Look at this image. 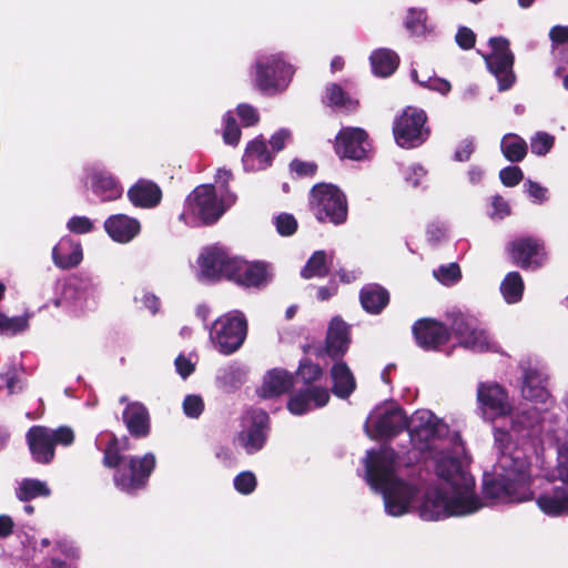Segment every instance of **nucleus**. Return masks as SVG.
<instances>
[{
    "mask_svg": "<svg viewBox=\"0 0 568 568\" xmlns=\"http://www.w3.org/2000/svg\"><path fill=\"white\" fill-rule=\"evenodd\" d=\"M408 430L412 449L399 455L390 447L368 450L365 478L375 491L382 494L385 511L398 517L409 513L423 487L419 473L413 463L429 458L435 464L440 480L439 488L427 491L418 508L424 520H439L450 516H467L484 504L475 494V479L465 469L460 456L464 453L457 433L428 409H418L409 418Z\"/></svg>",
    "mask_w": 568,
    "mask_h": 568,
    "instance_id": "nucleus-1",
    "label": "nucleus"
},
{
    "mask_svg": "<svg viewBox=\"0 0 568 568\" xmlns=\"http://www.w3.org/2000/svg\"><path fill=\"white\" fill-rule=\"evenodd\" d=\"M528 438L514 433L511 426L494 429L498 457L491 474L485 475L483 491L487 499L494 503H520L532 498Z\"/></svg>",
    "mask_w": 568,
    "mask_h": 568,
    "instance_id": "nucleus-2",
    "label": "nucleus"
},
{
    "mask_svg": "<svg viewBox=\"0 0 568 568\" xmlns=\"http://www.w3.org/2000/svg\"><path fill=\"white\" fill-rule=\"evenodd\" d=\"M548 375L544 369L527 368L524 372L521 396L534 404L511 418V430L523 438L530 437L541 422V413L550 409L555 400L547 389Z\"/></svg>",
    "mask_w": 568,
    "mask_h": 568,
    "instance_id": "nucleus-3",
    "label": "nucleus"
},
{
    "mask_svg": "<svg viewBox=\"0 0 568 568\" xmlns=\"http://www.w3.org/2000/svg\"><path fill=\"white\" fill-rule=\"evenodd\" d=\"M236 201L231 191L219 194L213 184H202L186 197L180 219L187 225L215 223Z\"/></svg>",
    "mask_w": 568,
    "mask_h": 568,
    "instance_id": "nucleus-4",
    "label": "nucleus"
},
{
    "mask_svg": "<svg viewBox=\"0 0 568 568\" xmlns=\"http://www.w3.org/2000/svg\"><path fill=\"white\" fill-rule=\"evenodd\" d=\"M103 465L109 468H116L114 474L116 487L131 494L144 487L155 467V457L153 454L148 453L141 458L131 457L125 463L119 454L116 438L111 436L104 449Z\"/></svg>",
    "mask_w": 568,
    "mask_h": 568,
    "instance_id": "nucleus-5",
    "label": "nucleus"
},
{
    "mask_svg": "<svg viewBox=\"0 0 568 568\" xmlns=\"http://www.w3.org/2000/svg\"><path fill=\"white\" fill-rule=\"evenodd\" d=\"M247 335V321L240 311H231L216 318L210 328V342L223 354L235 353Z\"/></svg>",
    "mask_w": 568,
    "mask_h": 568,
    "instance_id": "nucleus-6",
    "label": "nucleus"
},
{
    "mask_svg": "<svg viewBox=\"0 0 568 568\" xmlns=\"http://www.w3.org/2000/svg\"><path fill=\"white\" fill-rule=\"evenodd\" d=\"M294 74L293 67L280 53H263L254 64V83L263 92L276 93L285 90Z\"/></svg>",
    "mask_w": 568,
    "mask_h": 568,
    "instance_id": "nucleus-7",
    "label": "nucleus"
},
{
    "mask_svg": "<svg viewBox=\"0 0 568 568\" xmlns=\"http://www.w3.org/2000/svg\"><path fill=\"white\" fill-rule=\"evenodd\" d=\"M310 205L320 222L335 225L347 219V201L344 193L333 184H317L312 189Z\"/></svg>",
    "mask_w": 568,
    "mask_h": 568,
    "instance_id": "nucleus-8",
    "label": "nucleus"
},
{
    "mask_svg": "<svg viewBox=\"0 0 568 568\" xmlns=\"http://www.w3.org/2000/svg\"><path fill=\"white\" fill-rule=\"evenodd\" d=\"M450 333L462 347L473 352H497L496 343L473 315L456 312L449 315Z\"/></svg>",
    "mask_w": 568,
    "mask_h": 568,
    "instance_id": "nucleus-9",
    "label": "nucleus"
},
{
    "mask_svg": "<svg viewBox=\"0 0 568 568\" xmlns=\"http://www.w3.org/2000/svg\"><path fill=\"white\" fill-rule=\"evenodd\" d=\"M100 301V290L90 277H72L63 288L61 300H55V306L64 307L69 313L80 316L94 311Z\"/></svg>",
    "mask_w": 568,
    "mask_h": 568,
    "instance_id": "nucleus-10",
    "label": "nucleus"
},
{
    "mask_svg": "<svg viewBox=\"0 0 568 568\" xmlns=\"http://www.w3.org/2000/svg\"><path fill=\"white\" fill-rule=\"evenodd\" d=\"M26 439L33 460L40 464H49L54 458L55 445H71L74 440V433L67 426L57 429L32 426L28 430Z\"/></svg>",
    "mask_w": 568,
    "mask_h": 568,
    "instance_id": "nucleus-11",
    "label": "nucleus"
},
{
    "mask_svg": "<svg viewBox=\"0 0 568 568\" xmlns=\"http://www.w3.org/2000/svg\"><path fill=\"white\" fill-rule=\"evenodd\" d=\"M407 424V416L403 409L392 402L377 405L365 422V432L373 439L390 438L396 436Z\"/></svg>",
    "mask_w": 568,
    "mask_h": 568,
    "instance_id": "nucleus-12",
    "label": "nucleus"
},
{
    "mask_svg": "<svg viewBox=\"0 0 568 568\" xmlns=\"http://www.w3.org/2000/svg\"><path fill=\"white\" fill-rule=\"evenodd\" d=\"M489 45L491 53L485 57L487 68L496 77L499 90H508L515 82L509 41L503 37L490 38Z\"/></svg>",
    "mask_w": 568,
    "mask_h": 568,
    "instance_id": "nucleus-13",
    "label": "nucleus"
},
{
    "mask_svg": "<svg viewBox=\"0 0 568 568\" xmlns=\"http://www.w3.org/2000/svg\"><path fill=\"white\" fill-rule=\"evenodd\" d=\"M268 429V415L262 409L247 412L243 419V429L236 435L234 443L247 454L263 448Z\"/></svg>",
    "mask_w": 568,
    "mask_h": 568,
    "instance_id": "nucleus-14",
    "label": "nucleus"
},
{
    "mask_svg": "<svg viewBox=\"0 0 568 568\" xmlns=\"http://www.w3.org/2000/svg\"><path fill=\"white\" fill-rule=\"evenodd\" d=\"M426 114L423 110L407 108L394 123V136L402 148H415L424 142L427 131L424 125Z\"/></svg>",
    "mask_w": 568,
    "mask_h": 568,
    "instance_id": "nucleus-15",
    "label": "nucleus"
},
{
    "mask_svg": "<svg viewBox=\"0 0 568 568\" xmlns=\"http://www.w3.org/2000/svg\"><path fill=\"white\" fill-rule=\"evenodd\" d=\"M234 257L216 245L204 247L196 260V277L202 282H214L230 277Z\"/></svg>",
    "mask_w": 568,
    "mask_h": 568,
    "instance_id": "nucleus-16",
    "label": "nucleus"
},
{
    "mask_svg": "<svg viewBox=\"0 0 568 568\" xmlns=\"http://www.w3.org/2000/svg\"><path fill=\"white\" fill-rule=\"evenodd\" d=\"M477 402L487 420L505 417L513 412L507 390L497 383H480L477 387Z\"/></svg>",
    "mask_w": 568,
    "mask_h": 568,
    "instance_id": "nucleus-17",
    "label": "nucleus"
},
{
    "mask_svg": "<svg viewBox=\"0 0 568 568\" xmlns=\"http://www.w3.org/2000/svg\"><path fill=\"white\" fill-rule=\"evenodd\" d=\"M511 260L523 268L539 267L545 261L544 244L534 237H520L508 246Z\"/></svg>",
    "mask_w": 568,
    "mask_h": 568,
    "instance_id": "nucleus-18",
    "label": "nucleus"
},
{
    "mask_svg": "<svg viewBox=\"0 0 568 568\" xmlns=\"http://www.w3.org/2000/svg\"><path fill=\"white\" fill-rule=\"evenodd\" d=\"M369 143L367 134L359 128H345L336 138V153L341 158L362 160L365 158Z\"/></svg>",
    "mask_w": 568,
    "mask_h": 568,
    "instance_id": "nucleus-19",
    "label": "nucleus"
},
{
    "mask_svg": "<svg viewBox=\"0 0 568 568\" xmlns=\"http://www.w3.org/2000/svg\"><path fill=\"white\" fill-rule=\"evenodd\" d=\"M536 504L546 516H568V488L561 485H548L536 497Z\"/></svg>",
    "mask_w": 568,
    "mask_h": 568,
    "instance_id": "nucleus-20",
    "label": "nucleus"
},
{
    "mask_svg": "<svg viewBox=\"0 0 568 568\" xmlns=\"http://www.w3.org/2000/svg\"><path fill=\"white\" fill-rule=\"evenodd\" d=\"M87 184L102 201H114L121 197V184L105 170L93 166L88 170Z\"/></svg>",
    "mask_w": 568,
    "mask_h": 568,
    "instance_id": "nucleus-21",
    "label": "nucleus"
},
{
    "mask_svg": "<svg viewBox=\"0 0 568 568\" xmlns=\"http://www.w3.org/2000/svg\"><path fill=\"white\" fill-rule=\"evenodd\" d=\"M417 344L425 349H435L447 343L449 332L442 323L430 320H419L413 326Z\"/></svg>",
    "mask_w": 568,
    "mask_h": 568,
    "instance_id": "nucleus-22",
    "label": "nucleus"
},
{
    "mask_svg": "<svg viewBox=\"0 0 568 568\" xmlns=\"http://www.w3.org/2000/svg\"><path fill=\"white\" fill-rule=\"evenodd\" d=\"M268 272L263 263H248L234 257L229 280L245 287H257L267 281Z\"/></svg>",
    "mask_w": 568,
    "mask_h": 568,
    "instance_id": "nucleus-23",
    "label": "nucleus"
},
{
    "mask_svg": "<svg viewBox=\"0 0 568 568\" xmlns=\"http://www.w3.org/2000/svg\"><path fill=\"white\" fill-rule=\"evenodd\" d=\"M329 397L326 387L312 386L293 395L287 403V408L294 415H303L314 408L325 406Z\"/></svg>",
    "mask_w": 568,
    "mask_h": 568,
    "instance_id": "nucleus-24",
    "label": "nucleus"
},
{
    "mask_svg": "<svg viewBox=\"0 0 568 568\" xmlns=\"http://www.w3.org/2000/svg\"><path fill=\"white\" fill-rule=\"evenodd\" d=\"M128 197L135 207L153 209L162 200V191L153 181L140 179L128 190Z\"/></svg>",
    "mask_w": 568,
    "mask_h": 568,
    "instance_id": "nucleus-25",
    "label": "nucleus"
},
{
    "mask_svg": "<svg viewBox=\"0 0 568 568\" xmlns=\"http://www.w3.org/2000/svg\"><path fill=\"white\" fill-rule=\"evenodd\" d=\"M104 229L113 241L128 243L140 233L141 225L136 219L115 214L105 220Z\"/></svg>",
    "mask_w": 568,
    "mask_h": 568,
    "instance_id": "nucleus-26",
    "label": "nucleus"
},
{
    "mask_svg": "<svg viewBox=\"0 0 568 568\" xmlns=\"http://www.w3.org/2000/svg\"><path fill=\"white\" fill-rule=\"evenodd\" d=\"M348 326L339 317L332 318L327 335H326V351L332 357H339L345 354L348 348Z\"/></svg>",
    "mask_w": 568,
    "mask_h": 568,
    "instance_id": "nucleus-27",
    "label": "nucleus"
},
{
    "mask_svg": "<svg viewBox=\"0 0 568 568\" xmlns=\"http://www.w3.org/2000/svg\"><path fill=\"white\" fill-rule=\"evenodd\" d=\"M52 260L60 268L74 267L82 261L81 245L70 237H62L52 250Z\"/></svg>",
    "mask_w": 568,
    "mask_h": 568,
    "instance_id": "nucleus-28",
    "label": "nucleus"
},
{
    "mask_svg": "<svg viewBox=\"0 0 568 568\" xmlns=\"http://www.w3.org/2000/svg\"><path fill=\"white\" fill-rule=\"evenodd\" d=\"M293 385L292 376L283 369H271L264 378L257 394L263 398H273L286 393Z\"/></svg>",
    "mask_w": 568,
    "mask_h": 568,
    "instance_id": "nucleus-29",
    "label": "nucleus"
},
{
    "mask_svg": "<svg viewBox=\"0 0 568 568\" xmlns=\"http://www.w3.org/2000/svg\"><path fill=\"white\" fill-rule=\"evenodd\" d=\"M242 161L246 171L255 172L271 165L272 154L267 150L265 141L256 138L246 146Z\"/></svg>",
    "mask_w": 568,
    "mask_h": 568,
    "instance_id": "nucleus-30",
    "label": "nucleus"
},
{
    "mask_svg": "<svg viewBox=\"0 0 568 568\" xmlns=\"http://www.w3.org/2000/svg\"><path fill=\"white\" fill-rule=\"evenodd\" d=\"M123 420L132 435L143 437L149 434V413L141 403L133 402L128 404L123 412Z\"/></svg>",
    "mask_w": 568,
    "mask_h": 568,
    "instance_id": "nucleus-31",
    "label": "nucleus"
},
{
    "mask_svg": "<svg viewBox=\"0 0 568 568\" xmlns=\"http://www.w3.org/2000/svg\"><path fill=\"white\" fill-rule=\"evenodd\" d=\"M332 392L339 398H347L356 388V381L351 371L344 362H337L331 368Z\"/></svg>",
    "mask_w": 568,
    "mask_h": 568,
    "instance_id": "nucleus-32",
    "label": "nucleus"
},
{
    "mask_svg": "<svg viewBox=\"0 0 568 568\" xmlns=\"http://www.w3.org/2000/svg\"><path fill=\"white\" fill-rule=\"evenodd\" d=\"M359 298L365 311L378 314L388 304L389 294L381 285L368 284L362 288Z\"/></svg>",
    "mask_w": 568,
    "mask_h": 568,
    "instance_id": "nucleus-33",
    "label": "nucleus"
},
{
    "mask_svg": "<svg viewBox=\"0 0 568 568\" xmlns=\"http://www.w3.org/2000/svg\"><path fill=\"white\" fill-rule=\"evenodd\" d=\"M369 60L374 74L383 78L394 73L399 63L397 53L389 49L375 50Z\"/></svg>",
    "mask_w": 568,
    "mask_h": 568,
    "instance_id": "nucleus-34",
    "label": "nucleus"
},
{
    "mask_svg": "<svg viewBox=\"0 0 568 568\" xmlns=\"http://www.w3.org/2000/svg\"><path fill=\"white\" fill-rule=\"evenodd\" d=\"M246 378L245 369L239 364H230L220 369L216 376L217 386L226 392L231 393L237 389Z\"/></svg>",
    "mask_w": 568,
    "mask_h": 568,
    "instance_id": "nucleus-35",
    "label": "nucleus"
},
{
    "mask_svg": "<svg viewBox=\"0 0 568 568\" xmlns=\"http://www.w3.org/2000/svg\"><path fill=\"white\" fill-rule=\"evenodd\" d=\"M50 494L51 489L48 484L34 478L22 479L16 489V496L21 501H28L38 497H48Z\"/></svg>",
    "mask_w": 568,
    "mask_h": 568,
    "instance_id": "nucleus-36",
    "label": "nucleus"
},
{
    "mask_svg": "<svg viewBox=\"0 0 568 568\" xmlns=\"http://www.w3.org/2000/svg\"><path fill=\"white\" fill-rule=\"evenodd\" d=\"M504 156L510 162H519L527 154L526 141L517 134L507 133L500 143Z\"/></svg>",
    "mask_w": 568,
    "mask_h": 568,
    "instance_id": "nucleus-37",
    "label": "nucleus"
},
{
    "mask_svg": "<svg viewBox=\"0 0 568 568\" xmlns=\"http://www.w3.org/2000/svg\"><path fill=\"white\" fill-rule=\"evenodd\" d=\"M332 257L324 251H316L307 261L301 274L304 278L324 277L328 274Z\"/></svg>",
    "mask_w": 568,
    "mask_h": 568,
    "instance_id": "nucleus-38",
    "label": "nucleus"
},
{
    "mask_svg": "<svg viewBox=\"0 0 568 568\" xmlns=\"http://www.w3.org/2000/svg\"><path fill=\"white\" fill-rule=\"evenodd\" d=\"M500 292L508 304L517 303L523 297L524 282L518 272H510L500 284Z\"/></svg>",
    "mask_w": 568,
    "mask_h": 568,
    "instance_id": "nucleus-39",
    "label": "nucleus"
},
{
    "mask_svg": "<svg viewBox=\"0 0 568 568\" xmlns=\"http://www.w3.org/2000/svg\"><path fill=\"white\" fill-rule=\"evenodd\" d=\"M324 102L328 105L353 110L356 103L346 94V92L338 84H329L326 87V94Z\"/></svg>",
    "mask_w": 568,
    "mask_h": 568,
    "instance_id": "nucleus-40",
    "label": "nucleus"
},
{
    "mask_svg": "<svg viewBox=\"0 0 568 568\" xmlns=\"http://www.w3.org/2000/svg\"><path fill=\"white\" fill-rule=\"evenodd\" d=\"M412 79L418 82L422 87L427 88L432 91L438 92L446 95L452 90V84L448 80L436 75H428L419 79L418 73L415 69L410 72Z\"/></svg>",
    "mask_w": 568,
    "mask_h": 568,
    "instance_id": "nucleus-41",
    "label": "nucleus"
},
{
    "mask_svg": "<svg viewBox=\"0 0 568 568\" xmlns=\"http://www.w3.org/2000/svg\"><path fill=\"white\" fill-rule=\"evenodd\" d=\"M405 26L415 36H423L429 31L426 12L422 9H409Z\"/></svg>",
    "mask_w": 568,
    "mask_h": 568,
    "instance_id": "nucleus-42",
    "label": "nucleus"
},
{
    "mask_svg": "<svg viewBox=\"0 0 568 568\" xmlns=\"http://www.w3.org/2000/svg\"><path fill=\"white\" fill-rule=\"evenodd\" d=\"M433 274L442 284L446 286L454 285L462 277L460 268L456 263L442 265L438 268L434 270Z\"/></svg>",
    "mask_w": 568,
    "mask_h": 568,
    "instance_id": "nucleus-43",
    "label": "nucleus"
},
{
    "mask_svg": "<svg viewBox=\"0 0 568 568\" xmlns=\"http://www.w3.org/2000/svg\"><path fill=\"white\" fill-rule=\"evenodd\" d=\"M28 325L27 316L8 317L4 314H0V334L14 335L26 331Z\"/></svg>",
    "mask_w": 568,
    "mask_h": 568,
    "instance_id": "nucleus-44",
    "label": "nucleus"
},
{
    "mask_svg": "<svg viewBox=\"0 0 568 568\" xmlns=\"http://www.w3.org/2000/svg\"><path fill=\"white\" fill-rule=\"evenodd\" d=\"M557 478L568 486V440L558 446L557 465L555 468Z\"/></svg>",
    "mask_w": 568,
    "mask_h": 568,
    "instance_id": "nucleus-45",
    "label": "nucleus"
},
{
    "mask_svg": "<svg viewBox=\"0 0 568 568\" xmlns=\"http://www.w3.org/2000/svg\"><path fill=\"white\" fill-rule=\"evenodd\" d=\"M224 130L223 139L226 144L236 145L241 138V130L236 124L231 112H227L223 118Z\"/></svg>",
    "mask_w": 568,
    "mask_h": 568,
    "instance_id": "nucleus-46",
    "label": "nucleus"
},
{
    "mask_svg": "<svg viewBox=\"0 0 568 568\" xmlns=\"http://www.w3.org/2000/svg\"><path fill=\"white\" fill-rule=\"evenodd\" d=\"M554 145V136L546 132H537L534 138H531L530 146L531 152L536 155H545L547 154Z\"/></svg>",
    "mask_w": 568,
    "mask_h": 568,
    "instance_id": "nucleus-47",
    "label": "nucleus"
},
{
    "mask_svg": "<svg viewBox=\"0 0 568 568\" xmlns=\"http://www.w3.org/2000/svg\"><path fill=\"white\" fill-rule=\"evenodd\" d=\"M256 477L252 471H242L234 478V488L242 495H248L256 488Z\"/></svg>",
    "mask_w": 568,
    "mask_h": 568,
    "instance_id": "nucleus-48",
    "label": "nucleus"
},
{
    "mask_svg": "<svg viewBox=\"0 0 568 568\" xmlns=\"http://www.w3.org/2000/svg\"><path fill=\"white\" fill-rule=\"evenodd\" d=\"M297 376L305 383L311 384L322 376V368L320 365L305 359L301 362Z\"/></svg>",
    "mask_w": 568,
    "mask_h": 568,
    "instance_id": "nucleus-49",
    "label": "nucleus"
},
{
    "mask_svg": "<svg viewBox=\"0 0 568 568\" xmlns=\"http://www.w3.org/2000/svg\"><path fill=\"white\" fill-rule=\"evenodd\" d=\"M0 378L6 383L8 395L22 392L23 385L16 367L12 366L7 372L0 373Z\"/></svg>",
    "mask_w": 568,
    "mask_h": 568,
    "instance_id": "nucleus-50",
    "label": "nucleus"
},
{
    "mask_svg": "<svg viewBox=\"0 0 568 568\" xmlns=\"http://www.w3.org/2000/svg\"><path fill=\"white\" fill-rule=\"evenodd\" d=\"M275 226L281 235H292L297 229V222L291 214L282 213L275 217Z\"/></svg>",
    "mask_w": 568,
    "mask_h": 568,
    "instance_id": "nucleus-51",
    "label": "nucleus"
},
{
    "mask_svg": "<svg viewBox=\"0 0 568 568\" xmlns=\"http://www.w3.org/2000/svg\"><path fill=\"white\" fill-rule=\"evenodd\" d=\"M203 400L197 395H187L183 400V410L187 417H199L203 412Z\"/></svg>",
    "mask_w": 568,
    "mask_h": 568,
    "instance_id": "nucleus-52",
    "label": "nucleus"
},
{
    "mask_svg": "<svg viewBox=\"0 0 568 568\" xmlns=\"http://www.w3.org/2000/svg\"><path fill=\"white\" fill-rule=\"evenodd\" d=\"M405 181L412 186L416 187L420 184L422 180L426 176V170L419 164H410L403 171Z\"/></svg>",
    "mask_w": 568,
    "mask_h": 568,
    "instance_id": "nucleus-53",
    "label": "nucleus"
},
{
    "mask_svg": "<svg viewBox=\"0 0 568 568\" xmlns=\"http://www.w3.org/2000/svg\"><path fill=\"white\" fill-rule=\"evenodd\" d=\"M500 181L506 186H515L523 180V171L518 166H507L499 172Z\"/></svg>",
    "mask_w": 568,
    "mask_h": 568,
    "instance_id": "nucleus-54",
    "label": "nucleus"
},
{
    "mask_svg": "<svg viewBox=\"0 0 568 568\" xmlns=\"http://www.w3.org/2000/svg\"><path fill=\"white\" fill-rule=\"evenodd\" d=\"M67 226L73 233L85 234L92 230L93 224L87 216H73L69 220Z\"/></svg>",
    "mask_w": 568,
    "mask_h": 568,
    "instance_id": "nucleus-55",
    "label": "nucleus"
},
{
    "mask_svg": "<svg viewBox=\"0 0 568 568\" xmlns=\"http://www.w3.org/2000/svg\"><path fill=\"white\" fill-rule=\"evenodd\" d=\"M237 115L245 126L254 125L258 121L257 111L248 104H240L237 106Z\"/></svg>",
    "mask_w": 568,
    "mask_h": 568,
    "instance_id": "nucleus-56",
    "label": "nucleus"
},
{
    "mask_svg": "<svg viewBox=\"0 0 568 568\" xmlns=\"http://www.w3.org/2000/svg\"><path fill=\"white\" fill-rule=\"evenodd\" d=\"M525 186L527 187L526 191L528 195L532 197L536 203L540 204L548 200V190L539 183L529 180Z\"/></svg>",
    "mask_w": 568,
    "mask_h": 568,
    "instance_id": "nucleus-57",
    "label": "nucleus"
},
{
    "mask_svg": "<svg viewBox=\"0 0 568 568\" xmlns=\"http://www.w3.org/2000/svg\"><path fill=\"white\" fill-rule=\"evenodd\" d=\"M455 38H456L457 44L464 50L471 49L475 44V39H476L473 30H470L469 28H466V27H460L458 29Z\"/></svg>",
    "mask_w": 568,
    "mask_h": 568,
    "instance_id": "nucleus-58",
    "label": "nucleus"
},
{
    "mask_svg": "<svg viewBox=\"0 0 568 568\" xmlns=\"http://www.w3.org/2000/svg\"><path fill=\"white\" fill-rule=\"evenodd\" d=\"M475 150L473 140L463 141L455 151L454 159L459 162L467 161Z\"/></svg>",
    "mask_w": 568,
    "mask_h": 568,
    "instance_id": "nucleus-59",
    "label": "nucleus"
},
{
    "mask_svg": "<svg viewBox=\"0 0 568 568\" xmlns=\"http://www.w3.org/2000/svg\"><path fill=\"white\" fill-rule=\"evenodd\" d=\"M549 38L552 45L562 44L568 41V27L555 26L550 29Z\"/></svg>",
    "mask_w": 568,
    "mask_h": 568,
    "instance_id": "nucleus-60",
    "label": "nucleus"
},
{
    "mask_svg": "<svg viewBox=\"0 0 568 568\" xmlns=\"http://www.w3.org/2000/svg\"><path fill=\"white\" fill-rule=\"evenodd\" d=\"M290 131L286 129H281L271 136L270 143L272 145V149L276 152L281 151L285 146V143L287 140H290Z\"/></svg>",
    "mask_w": 568,
    "mask_h": 568,
    "instance_id": "nucleus-61",
    "label": "nucleus"
},
{
    "mask_svg": "<svg viewBox=\"0 0 568 568\" xmlns=\"http://www.w3.org/2000/svg\"><path fill=\"white\" fill-rule=\"evenodd\" d=\"M493 216L498 219H504L509 214L508 203L499 195L493 197Z\"/></svg>",
    "mask_w": 568,
    "mask_h": 568,
    "instance_id": "nucleus-62",
    "label": "nucleus"
},
{
    "mask_svg": "<svg viewBox=\"0 0 568 568\" xmlns=\"http://www.w3.org/2000/svg\"><path fill=\"white\" fill-rule=\"evenodd\" d=\"M290 166L291 170L300 176L313 175L316 169V166L313 163L302 162L298 160H294Z\"/></svg>",
    "mask_w": 568,
    "mask_h": 568,
    "instance_id": "nucleus-63",
    "label": "nucleus"
},
{
    "mask_svg": "<svg viewBox=\"0 0 568 568\" xmlns=\"http://www.w3.org/2000/svg\"><path fill=\"white\" fill-rule=\"evenodd\" d=\"M231 180H232L231 171H227L224 169L217 170L216 175H215V183L217 184L216 191L219 194L224 193L225 191H230L227 189V184Z\"/></svg>",
    "mask_w": 568,
    "mask_h": 568,
    "instance_id": "nucleus-64",
    "label": "nucleus"
}]
</instances>
